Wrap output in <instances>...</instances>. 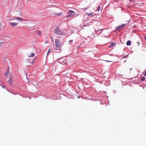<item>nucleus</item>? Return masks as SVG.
I'll use <instances>...</instances> for the list:
<instances>
[{
    "instance_id": "5701e85b",
    "label": "nucleus",
    "mask_w": 146,
    "mask_h": 146,
    "mask_svg": "<svg viewBox=\"0 0 146 146\" xmlns=\"http://www.w3.org/2000/svg\"><path fill=\"white\" fill-rule=\"evenodd\" d=\"M50 51V49H49V50H48V53H47V54H48V53Z\"/></svg>"
},
{
    "instance_id": "4be33fe9",
    "label": "nucleus",
    "mask_w": 146,
    "mask_h": 146,
    "mask_svg": "<svg viewBox=\"0 0 146 146\" xmlns=\"http://www.w3.org/2000/svg\"><path fill=\"white\" fill-rule=\"evenodd\" d=\"M144 74L145 76H146V70L145 71Z\"/></svg>"
},
{
    "instance_id": "cd10ccee",
    "label": "nucleus",
    "mask_w": 146,
    "mask_h": 146,
    "mask_svg": "<svg viewBox=\"0 0 146 146\" xmlns=\"http://www.w3.org/2000/svg\"><path fill=\"white\" fill-rule=\"evenodd\" d=\"M145 39L146 40V37H145Z\"/></svg>"
},
{
    "instance_id": "7ed1b4c3",
    "label": "nucleus",
    "mask_w": 146,
    "mask_h": 146,
    "mask_svg": "<svg viewBox=\"0 0 146 146\" xmlns=\"http://www.w3.org/2000/svg\"><path fill=\"white\" fill-rule=\"evenodd\" d=\"M68 13L69 14H71L72 16H75L76 15L75 12L72 10H69L68 11Z\"/></svg>"
},
{
    "instance_id": "c85d7f7f",
    "label": "nucleus",
    "mask_w": 146,
    "mask_h": 146,
    "mask_svg": "<svg viewBox=\"0 0 146 146\" xmlns=\"http://www.w3.org/2000/svg\"><path fill=\"white\" fill-rule=\"evenodd\" d=\"M137 43H138V44H139V43H139V42H137Z\"/></svg>"
},
{
    "instance_id": "a878e982",
    "label": "nucleus",
    "mask_w": 146,
    "mask_h": 146,
    "mask_svg": "<svg viewBox=\"0 0 146 146\" xmlns=\"http://www.w3.org/2000/svg\"><path fill=\"white\" fill-rule=\"evenodd\" d=\"M72 41H73V40H69V42H72Z\"/></svg>"
},
{
    "instance_id": "9d476101",
    "label": "nucleus",
    "mask_w": 146,
    "mask_h": 146,
    "mask_svg": "<svg viewBox=\"0 0 146 146\" xmlns=\"http://www.w3.org/2000/svg\"><path fill=\"white\" fill-rule=\"evenodd\" d=\"M127 46H130L131 45V42L130 40L128 41L127 42Z\"/></svg>"
},
{
    "instance_id": "c756f323",
    "label": "nucleus",
    "mask_w": 146,
    "mask_h": 146,
    "mask_svg": "<svg viewBox=\"0 0 146 146\" xmlns=\"http://www.w3.org/2000/svg\"><path fill=\"white\" fill-rule=\"evenodd\" d=\"M107 62H108L109 61H107ZM109 62H111L110 61H109Z\"/></svg>"
},
{
    "instance_id": "f03ea898",
    "label": "nucleus",
    "mask_w": 146,
    "mask_h": 146,
    "mask_svg": "<svg viewBox=\"0 0 146 146\" xmlns=\"http://www.w3.org/2000/svg\"><path fill=\"white\" fill-rule=\"evenodd\" d=\"M55 42L56 46L58 48L59 47L61 44L60 41L57 39H56L55 40Z\"/></svg>"
},
{
    "instance_id": "9b49d317",
    "label": "nucleus",
    "mask_w": 146,
    "mask_h": 146,
    "mask_svg": "<svg viewBox=\"0 0 146 146\" xmlns=\"http://www.w3.org/2000/svg\"><path fill=\"white\" fill-rule=\"evenodd\" d=\"M15 19H18V20H20V21H22L23 20L22 18H20V17H16L15 18Z\"/></svg>"
},
{
    "instance_id": "39448f33",
    "label": "nucleus",
    "mask_w": 146,
    "mask_h": 146,
    "mask_svg": "<svg viewBox=\"0 0 146 146\" xmlns=\"http://www.w3.org/2000/svg\"><path fill=\"white\" fill-rule=\"evenodd\" d=\"M58 62L62 64V63L64 62V59L63 58H60L58 60Z\"/></svg>"
},
{
    "instance_id": "bb28decb",
    "label": "nucleus",
    "mask_w": 146,
    "mask_h": 146,
    "mask_svg": "<svg viewBox=\"0 0 146 146\" xmlns=\"http://www.w3.org/2000/svg\"><path fill=\"white\" fill-rule=\"evenodd\" d=\"M133 0H129L130 1H133Z\"/></svg>"
},
{
    "instance_id": "f257e3e1",
    "label": "nucleus",
    "mask_w": 146,
    "mask_h": 146,
    "mask_svg": "<svg viewBox=\"0 0 146 146\" xmlns=\"http://www.w3.org/2000/svg\"><path fill=\"white\" fill-rule=\"evenodd\" d=\"M54 32L56 34L59 35H62L63 34V32L61 30L59 29L58 27L56 28L55 29Z\"/></svg>"
},
{
    "instance_id": "0eeeda50",
    "label": "nucleus",
    "mask_w": 146,
    "mask_h": 146,
    "mask_svg": "<svg viewBox=\"0 0 146 146\" xmlns=\"http://www.w3.org/2000/svg\"><path fill=\"white\" fill-rule=\"evenodd\" d=\"M10 24L12 26H16L17 25V23H16L14 22V23H10Z\"/></svg>"
},
{
    "instance_id": "6e6552de",
    "label": "nucleus",
    "mask_w": 146,
    "mask_h": 146,
    "mask_svg": "<svg viewBox=\"0 0 146 146\" xmlns=\"http://www.w3.org/2000/svg\"><path fill=\"white\" fill-rule=\"evenodd\" d=\"M87 14L88 16H90V15L93 16L94 15V13L92 12L91 13H87Z\"/></svg>"
},
{
    "instance_id": "393cba45",
    "label": "nucleus",
    "mask_w": 146,
    "mask_h": 146,
    "mask_svg": "<svg viewBox=\"0 0 146 146\" xmlns=\"http://www.w3.org/2000/svg\"><path fill=\"white\" fill-rule=\"evenodd\" d=\"M9 67H8V68L7 70V71H8V72H9Z\"/></svg>"
},
{
    "instance_id": "412c9836",
    "label": "nucleus",
    "mask_w": 146,
    "mask_h": 146,
    "mask_svg": "<svg viewBox=\"0 0 146 146\" xmlns=\"http://www.w3.org/2000/svg\"><path fill=\"white\" fill-rule=\"evenodd\" d=\"M125 24H123L121 26V27H122V28H123V27H125Z\"/></svg>"
},
{
    "instance_id": "f3484780",
    "label": "nucleus",
    "mask_w": 146,
    "mask_h": 146,
    "mask_svg": "<svg viewBox=\"0 0 146 146\" xmlns=\"http://www.w3.org/2000/svg\"><path fill=\"white\" fill-rule=\"evenodd\" d=\"M117 29H122V27H121V26H119V27H117Z\"/></svg>"
},
{
    "instance_id": "b1692460",
    "label": "nucleus",
    "mask_w": 146,
    "mask_h": 146,
    "mask_svg": "<svg viewBox=\"0 0 146 146\" xmlns=\"http://www.w3.org/2000/svg\"><path fill=\"white\" fill-rule=\"evenodd\" d=\"M34 63V61H33V62H32V63H31V64H33Z\"/></svg>"
},
{
    "instance_id": "423d86ee",
    "label": "nucleus",
    "mask_w": 146,
    "mask_h": 146,
    "mask_svg": "<svg viewBox=\"0 0 146 146\" xmlns=\"http://www.w3.org/2000/svg\"><path fill=\"white\" fill-rule=\"evenodd\" d=\"M116 45V44L113 42H111L110 43V45L109 47H112L115 46Z\"/></svg>"
},
{
    "instance_id": "f8f14e48",
    "label": "nucleus",
    "mask_w": 146,
    "mask_h": 146,
    "mask_svg": "<svg viewBox=\"0 0 146 146\" xmlns=\"http://www.w3.org/2000/svg\"><path fill=\"white\" fill-rule=\"evenodd\" d=\"M9 72H8V71H7V72H6V73H5V75L6 76H7V75H8V74H9Z\"/></svg>"
},
{
    "instance_id": "2eb2a0df",
    "label": "nucleus",
    "mask_w": 146,
    "mask_h": 146,
    "mask_svg": "<svg viewBox=\"0 0 146 146\" xmlns=\"http://www.w3.org/2000/svg\"><path fill=\"white\" fill-rule=\"evenodd\" d=\"M145 77L144 76H143L141 79V80L142 81H143V80H145Z\"/></svg>"
},
{
    "instance_id": "4468645a",
    "label": "nucleus",
    "mask_w": 146,
    "mask_h": 146,
    "mask_svg": "<svg viewBox=\"0 0 146 146\" xmlns=\"http://www.w3.org/2000/svg\"><path fill=\"white\" fill-rule=\"evenodd\" d=\"M72 17L71 14H69L68 13V15L66 16V17Z\"/></svg>"
},
{
    "instance_id": "aec40b11",
    "label": "nucleus",
    "mask_w": 146,
    "mask_h": 146,
    "mask_svg": "<svg viewBox=\"0 0 146 146\" xmlns=\"http://www.w3.org/2000/svg\"><path fill=\"white\" fill-rule=\"evenodd\" d=\"M38 35H40L41 34V32L40 31H38Z\"/></svg>"
},
{
    "instance_id": "dca6fc26",
    "label": "nucleus",
    "mask_w": 146,
    "mask_h": 146,
    "mask_svg": "<svg viewBox=\"0 0 146 146\" xmlns=\"http://www.w3.org/2000/svg\"><path fill=\"white\" fill-rule=\"evenodd\" d=\"M100 8H101V7L100 6H98V11H99L100 10Z\"/></svg>"
},
{
    "instance_id": "ddd939ff",
    "label": "nucleus",
    "mask_w": 146,
    "mask_h": 146,
    "mask_svg": "<svg viewBox=\"0 0 146 146\" xmlns=\"http://www.w3.org/2000/svg\"><path fill=\"white\" fill-rule=\"evenodd\" d=\"M35 55V54L34 53H31V56H29V57H33Z\"/></svg>"
},
{
    "instance_id": "6ab92c4d",
    "label": "nucleus",
    "mask_w": 146,
    "mask_h": 146,
    "mask_svg": "<svg viewBox=\"0 0 146 146\" xmlns=\"http://www.w3.org/2000/svg\"><path fill=\"white\" fill-rule=\"evenodd\" d=\"M128 55H125V56H123V57H122V59L124 58H126Z\"/></svg>"
},
{
    "instance_id": "1a4fd4ad",
    "label": "nucleus",
    "mask_w": 146,
    "mask_h": 146,
    "mask_svg": "<svg viewBox=\"0 0 146 146\" xmlns=\"http://www.w3.org/2000/svg\"><path fill=\"white\" fill-rule=\"evenodd\" d=\"M63 13L61 12H60V13H56V14H55V15H57L58 16H61L62 14Z\"/></svg>"
},
{
    "instance_id": "20e7f679",
    "label": "nucleus",
    "mask_w": 146,
    "mask_h": 146,
    "mask_svg": "<svg viewBox=\"0 0 146 146\" xmlns=\"http://www.w3.org/2000/svg\"><path fill=\"white\" fill-rule=\"evenodd\" d=\"M13 80L12 78L10 77V79L8 80V82L9 83V84L11 85H12V83L13 82Z\"/></svg>"
},
{
    "instance_id": "a211bd4d",
    "label": "nucleus",
    "mask_w": 146,
    "mask_h": 146,
    "mask_svg": "<svg viewBox=\"0 0 146 146\" xmlns=\"http://www.w3.org/2000/svg\"><path fill=\"white\" fill-rule=\"evenodd\" d=\"M3 43V42H0V47L2 45Z\"/></svg>"
}]
</instances>
